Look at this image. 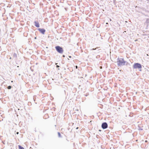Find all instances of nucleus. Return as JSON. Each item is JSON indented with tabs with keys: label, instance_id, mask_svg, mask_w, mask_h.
<instances>
[{
	"label": "nucleus",
	"instance_id": "obj_1",
	"mask_svg": "<svg viewBox=\"0 0 149 149\" xmlns=\"http://www.w3.org/2000/svg\"><path fill=\"white\" fill-rule=\"evenodd\" d=\"M117 65L118 66H121L125 65L126 61L124 60L123 58H118L117 59Z\"/></svg>",
	"mask_w": 149,
	"mask_h": 149
},
{
	"label": "nucleus",
	"instance_id": "obj_2",
	"mask_svg": "<svg viewBox=\"0 0 149 149\" xmlns=\"http://www.w3.org/2000/svg\"><path fill=\"white\" fill-rule=\"evenodd\" d=\"M142 68V65L141 64L139 63H135L133 66V68L135 69H140L139 70L141 71V68Z\"/></svg>",
	"mask_w": 149,
	"mask_h": 149
},
{
	"label": "nucleus",
	"instance_id": "obj_3",
	"mask_svg": "<svg viewBox=\"0 0 149 149\" xmlns=\"http://www.w3.org/2000/svg\"><path fill=\"white\" fill-rule=\"evenodd\" d=\"M55 49L56 51L58 53L60 54H62L63 52V48L59 46H57L55 47Z\"/></svg>",
	"mask_w": 149,
	"mask_h": 149
},
{
	"label": "nucleus",
	"instance_id": "obj_4",
	"mask_svg": "<svg viewBox=\"0 0 149 149\" xmlns=\"http://www.w3.org/2000/svg\"><path fill=\"white\" fill-rule=\"evenodd\" d=\"M101 127L103 129H106L108 127V124L106 122H104L102 123Z\"/></svg>",
	"mask_w": 149,
	"mask_h": 149
},
{
	"label": "nucleus",
	"instance_id": "obj_5",
	"mask_svg": "<svg viewBox=\"0 0 149 149\" xmlns=\"http://www.w3.org/2000/svg\"><path fill=\"white\" fill-rule=\"evenodd\" d=\"M38 30L42 34L44 35L45 34V29L40 28H38Z\"/></svg>",
	"mask_w": 149,
	"mask_h": 149
},
{
	"label": "nucleus",
	"instance_id": "obj_6",
	"mask_svg": "<svg viewBox=\"0 0 149 149\" xmlns=\"http://www.w3.org/2000/svg\"><path fill=\"white\" fill-rule=\"evenodd\" d=\"M34 23H35L34 25L35 26L38 28L39 27L40 25L38 22L35 21Z\"/></svg>",
	"mask_w": 149,
	"mask_h": 149
},
{
	"label": "nucleus",
	"instance_id": "obj_7",
	"mask_svg": "<svg viewBox=\"0 0 149 149\" xmlns=\"http://www.w3.org/2000/svg\"><path fill=\"white\" fill-rule=\"evenodd\" d=\"M13 57L16 58L17 57V54L15 53H14L13 54Z\"/></svg>",
	"mask_w": 149,
	"mask_h": 149
},
{
	"label": "nucleus",
	"instance_id": "obj_8",
	"mask_svg": "<svg viewBox=\"0 0 149 149\" xmlns=\"http://www.w3.org/2000/svg\"><path fill=\"white\" fill-rule=\"evenodd\" d=\"M18 147L19 149H24L23 147L21 146L20 145L18 146Z\"/></svg>",
	"mask_w": 149,
	"mask_h": 149
},
{
	"label": "nucleus",
	"instance_id": "obj_9",
	"mask_svg": "<svg viewBox=\"0 0 149 149\" xmlns=\"http://www.w3.org/2000/svg\"><path fill=\"white\" fill-rule=\"evenodd\" d=\"M58 136L59 137V138L62 137L61 133L59 132H58Z\"/></svg>",
	"mask_w": 149,
	"mask_h": 149
},
{
	"label": "nucleus",
	"instance_id": "obj_10",
	"mask_svg": "<svg viewBox=\"0 0 149 149\" xmlns=\"http://www.w3.org/2000/svg\"><path fill=\"white\" fill-rule=\"evenodd\" d=\"M12 88V87L11 86H9L8 87H7V88L8 89H11V88Z\"/></svg>",
	"mask_w": 149,
	"mask_h": 149
},
{
	"label": "nucleus",
	"instance_id": "obj_11",
	"mask_svg": "<svg viewBox=\"0 0 149 149\" xmlns=\"http://www.w3.org/2000/svg\"><path fill=\"white\" fill-rule=\"evenodd\" d=\"M128 64H129L127 61H126V62L125 63V65H127Z\"/></svg>",
	"mask_w": 149,
	"mask_h": 149
},
{
	"label": "nucleus",
	"instance_id": "obj_12",
	"mask_svg": "<svg viewBox=\"0 0 149 149\" xmlns=\"http://www.w3.org/2000/svg\"><path fill=\"white\" fill-rule=\"evenodd\" d=\"M58 64V63H56V65H57ZM60 67V66L58 65H56V67L57 68H59Z\"/></svg>",
	"mask_w": 149,
	"mask_h": 149
},
{
	"label": "nucleus",
	"instance_id": "obj_13",
	"mask_svg": "<svg viewBox=\"0 0 149 149\" xmlns=\"http://www.w3.org/2000/svg\"><path fill=\"white\" fill-rule=\"evenodd\" d=\"M96 49V48H93L92 49H91V50H95Z\"/></svg>",
	"mask_w": 149,
	"mask_h": 149
},
{
	"label": "nucleus",
	"instance_id": "obj_14",
	"mask_svg": "<svg viewBox=\"0 0 149 149\" xmlns=\"http://www.w3.org/2000/svg\"><path fill=\"white\" fill-rule=\"evenodd\" d=\"M88 95V94H84V95L86 96H87Z\"/></svg>",
	"mask_w": 149,
	"mask_h": 149
},
{
	"label": "nucleus",
	"instance_id": "obj_15",
	"mask_svg": "<svg viewBox=\"0 0 149 149\" xmlns=\"http://www.w3.org/2000/svg\"><path fill=\"white\" fill-rule=\"evenodd\" d=\"M139 130H143V129L142 128H139Z\"/></svg>",
	"mask_w": 149,
	"mask_h": 149
},
{
	"label": "nucleus",
	"instance_id": "obj_16",
	"mask_svg": "<svg viewBox=\"0 0 149 149\" xmlns=\"http://www.w3.org/2000/svg\"><path fill=\"white\" fill-rule=\"evenodd\" d=\"M147 1H148V3H149V0H146Z\"/></svg>",
	"mask_w": 149,
	"mask_h": 149
},
{
	"label": "nucleus",
	"instance_id": "obj_17",
	"mask_svg": "<svg viewBox=\"0 0 149 149\" xmlns=\"http://www.w3.org/2000/svg\"><path fill=\"white\" fill-rule=\"evenodd\" d=\"M62 56L63 57H65V55H63Z\"/></svg>",
	"mask_w": 149,
	"mask_h": 149
},
{
	"label": "nucleus",
	"instance_id": "obj_18",
	"mask_svg": "<svg viewBox=\"0 0 149 149\" xmlns=\"http://www.w3.org/2000/svg\"><path fill=\"white\" fill-rule=\"evenodd\" d=\"M69 58H71L72 57L71 56H69Z\"/></svg>",
	"mask_w": 149,
	"mask_h": 149
},
{
	"label": "nucleus",
	"instance_id": "obj_19",
	"mask_svg": "<svg viewBox=\"0 0 149 149\" xmlns=\"http://www.w3.org/2000/svg\"><path fill=\"white\" fill-rule=\"evenodd\" d=\"M16 134H19V132H17V133H16Z\"/></svg>",
	"mask_w": 149,
	"mask_h": 149
},
{
	"label": "nucleus",
	"instance_id": "obj_20",
	"mask_svg": "<svg viewBox=\"0 0 149 149\" xmlns=\"http://www.w3.org/2000/svg\"><path fill=\"white\" fill-rule=\"evenodd\" d=\"M145 142H146V143H147L148 142V141L147 140H146L145 141Z\"/></svg>",
	"mask_w": 149,
	"mask_h": 149
},
{
	"label": "nucleus",
	"instance_id": "obj_21",
	"mask_svg": "<svg viewBox=\"0 0 149 149\" xmlns=\"http://www.w3.org/2000/svg\"><path fill=\"white\" fill-rule=\"evenodd\" d=\"M77 67H78L77 66V65L75 66V67H76V68H77Z\"/></svg>",
	"mask_w": 149,
	"mask_h": 149
},
{
	"label": "nucleus",
	"instance_id": "obj_22",
	"mask_svg": "<svg viewBox=\"0 0 149 149\" xmlns=\"http://www.w3.org/2000/svg\"><path fill=\"white\" fill-rule=\"evenodd\" d=\"M78 129V127H77V128H76V129Z\"/></svg>",
	"mask_w": 149,
	"mask_h": 149
},
{
	"label": "nucleus",
	"instance_id": "obj_23",
	"mask_svg": "<svg viewBox=\"0 0 149 149\" xmlns=\"http://www.w3.org/2000/svg\"><path fill=\"white\" fill-rule=\"evenodd\" d=\"M99 131H100H100H101V130H99Z\"/></svg>",
	"mask_w": 149,
	"mask_h": 149
},
{
	"label": "nucleus",
	"instance_id": "obj_24",
	"mask_svg": "<svg viewBox=\"0 0 149 149\" xmlns=\"http://www.w3.org/2000/svg\"><path fill=\"white\" fill-rule=\"evenodd\" d=\"M106 24H108V23H107V22L106 23Z\"/></svg>",
	"mask_w": 149,
	"mask_h": 149
},
{
	"label": "nucleus",
	"instance_id": "obj_25",
	"mask_svg": "<svg viewBox=\"0 0 149 149\" xmlns=\"http://www.w3.org/2000/svg\"><path fill=\"white\" fill-rule=\"evenodd\" d=\"M36 37H35V39H36Z\"/></svg>",
	"mask_w": 149,
	"mask_h": 149
},
{
	"label": "nucleus",
	"instance_id": "obj_26",
	"mask_svg": "<svg viewBox=\"0 0 149 149\" xmlns=\"http://www.w3.org/2000/svg\"><path fill=\"white\" fill-rule=\"evenodd\" d=\"M58 70H59V68H58Z\"/></svg>",
	"mask_w": 149,
	"mask_h": 149
},
{
	"label": "nucleus",
	"instance_id": "obj_27",
	"mask_svg": "<svg viewBox=\"0 0 149 149\" xmlns=\"http://www.w3.org/2000/svg\"><path fill=\"white\" fill-rule=\"evenodd\" d=\"M11 82H13V81H11Z\"/></svg>",
	"mask_w": 149,
	"mask_h": 149
}]
</instances>
